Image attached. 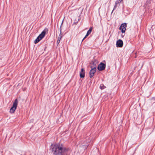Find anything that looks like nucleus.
<instances>
[{"label":"nucleus","instance_id":"1","mask_svg":"<svg viewBox=\"0 0 155 155\" xmlns=\"http://www.w3.org/2000/svg\"><path fill=\"white\" fill-rule=\"evenodd\" d=\"M52 151L55 155H66L68 149L57 144L55 145L52 148Z\"/></svg>","mask_w":155,"mask_h":155},{"label":"nucleus","instance_id":"2","mask_svg":"<svg viewBox=\"0 0 155 155\" xmlns=\"http://www.w3.org/2000/svg\"><path fill=\"white\" fill-rule=\"evenodd\" d=\"M18 103V100L17 99H16L13 102L12 107L10 109L9 112L10 113H13L14 112L17 108Z\"/></svg>","mask_w":155,"mask_h":155},{"label":"nucleus","instance_id":"3","mask_svg":"<svg viewBox=\"0 0 155 155\" xmlns=\"http://www.w3.org/2000/svg\"><path fill=\"white\" fill-rule=\"evenodd\" d=\"M91 70L89 72V75L90 78H91L94 75V73L96 71V65H95L94 66L91 65Z\"/></svg>","mask_w":155,"mask_h":155},{"label":"nucleus","instance_id":"4","mask_svg":"<svg viewBox=\"0 0 155 155\" xmlns=\"http://www.w3.org/2000/svg\"><path fill=\"white\" fill-rule=\"evenodd\" d=\"M127 24L126 23H123L120 27L119 29L121 31L122 33H124L126 30Z\"/></svg>","mask_w":155,"mask_h":155},{"label":"nucleus","instance_id":"5","mask_svg":"<svg viewBox=\"0 0 155 155\" xmlns=\"http://www.w3.org/2000/svg\"><path fill=\"white\" fill-rule=\"evenodd\" d=\"M105 64L102 63H101L98 65L97 68L99 71H102L104 70L105 69Z\"/></svg>","mask_w":155,"mask_h":155},{"label":"nucleus","instance_id":"6","mask_svg":"<svg viewBox=\"0 0 155 155\" xmlns=\"http://www.w3.org/2000/svg\"><path fill=\"white\" fill-rule=\"evenodd\" d=\"M48 31V29L45 28L42 32L41 34L38 36L39 37L40 39H41L44 37L45 35L46 32H47Z\"/></svg>","mask_w":155,"mask_h":155},{"label":"nucleus","instance_id":"7","mask_svg":"<svg viewBox=\"0 0 155 155\" xmlns=\"http://www.w3.org/2000/svg\"><path fill=\"white\" fill-rule=\"evenodd\" d=\"M116 45L117 47H122L123 45L122 41L120 39L118 40L117 42Z\"/></svg>","mask_w":155,"mask_h":155},{"label":"nucleus","instance_id":"8","mask_svg":"<svg viewBox=\"0 0 155 155\" xmlns=\"http://www.w3.org/2000/svg\"><path fill=\"white\" fill-rule=\"evenodd\" d=\"M85 71L84 68H81L80 72V76L81 78H83L85 76Z\"/></svg>","mask_w":155,"mask_h":155},{"label":"nucleus","instance_id":"9","mask_svg":"<svg viewBox=\"0 0 155 155\" xmlns=\"http://www.w3.org/2000/svg\"><path fill=\"white\" fill-rule=\"evenodd\" d=\"M92 28H90L89 30L87 31V34L83 38V40L82 41V42L83 41V40L87 36H88L91 33L92 31Z\"/></svg>","mask_w":155,"mask_h":155},{"label":"nucleus","instance_id":"10","mask_svg":"<svg viewBox=\"0 0 155 155\" xmlns=\"http://www.w3.org/2000/svg\"><path fill=\"white\" fill-rule=\"evenodd\" d=\"M60 32H61V30H60ZM61 32H60V34L59 35V36L58 37V39L57 41V42L58 44H59L60 43V40H61V38L62 37V36L61 35Z\"/></svg>","mask_w":155,"mask_h":155},{"label":"nucleus","instance_id":"11","mask_svg":"<svg viewBox=\"0 0 155 155\" xmlns=\"http://www.w3.org/2000/svg\"><path fill=\"white\" fill-rule=\"evenodd\" d=\"M41 39H40L39 37L38 36L35 40L34 41V43L36 44L39 42Z\"/></svg>","mask_w":155,"mask_h":155},{"label":"nucleus","instance_id":"12","mask_svg":"<svg viewBox=\"0 0 155 155\" xmlns=\"http://www.w3.org/2000/svg\"><path fill=\"white\" fill-rule=\"evenodd\" d=\"M105 88H106V87L103 84H101L100 86V88L101 89H104Z\"/></svg>","mask_w":155,"mask_h":155},{"label":"nucleus","instance_id":"13","mask_svg":"<svg viewBox=\"0 0 155 155\" xmlns=\"http://www.w3.org/2000/svg\"><path fill=\"white\" fill-rule=\"evenodd\" d=\"M96 65V63H95V62H92V63L91 64V65H92V66H94L95 65Z\"/></svg>","mask_w":155,"mask_h":155},{"label":"nucleus","instance_id":"14","mask_svg":"<svg viewBox=\"0 0 155 155\" xmlns=\"http://www.w3.org/2000/svg\"><path fill=\"white\" fill-rule=\"evenodd\" d=\"M123 0H119L118 1V3L121 2Z\"/></svg>","mask_w":155,"mask_h":155},{"label":"nucleus","instance_id":"15","mask_svg":"<svg viewBox=\"0 0 155 155\" xmlns=\"http://www.w3.org/2000/svg\"><path fill=\"white\" fill-rule=\"evenodd\" d=\"M117 3H115V5L114 6V7L116 6V5H117Z\"/></svg>","mask_w":155,"mask_h":155},{"label":"nucleus","instance_id":"16","mask_svg":"<svg viewBox=\"0 0 155 155\" xmlns=\"http://www.w3.org/2000/svg\"><path fill=\"white\" fill-rule=\"evenodd\" d=\"M85 147H86V148H87V146H87V145H85Z\"/></svg>","mask_w":155,"mask_h":155},{"label":"nucleus","instance_id":"17","mask_svg":"<svg viewBox=\"0 0 155 155\" xmlns=\"http://www.w3.org/2000/svg\"><path fill=\"white\" fill-rule=\"evenodd\" d=\"M91 141V140H90L88 141V142H89L90 141Z\"/></svg>","mask_w":155,"mask_h":155}]
</instances>
